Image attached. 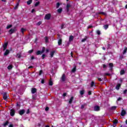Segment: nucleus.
I'll return each instance as SVG.
<instances>
[{
  "instance_id": "50",
  "label": "nucleus",
  "mask_w": 127,
  "mask_h": 127,
  "mask_svg": "<svg viewBox=\"0 0 127 127\" xmlns=\"http://www.w3.org/2000/svg\"><path fill=\"white\" fill-rule=\"evenodd\" d=\"M66 96H67V93H64L63 94V98H65V97H66Z\"/></svg>"
},
{
  "instance_id": "40",
  "label": "nucleus",
  "mask_w": 127,
  "mask_h": 127,
  "mask_svg": "<svg viewBox=\"0 0 127 127\" xmlns=\"http://www.w3.org/2000/svg\"><path fill=\"white\" fill-rule=\"evenodd\" d=\"M12 26V25H8L6 27L7 29H9V28H11V27Z\"/></svg>"
},
{
  "instance_id": "56",
  "label": "nucleus",
  "mask_w": 127,
  "mask_h": 127,
  "mask_svg": "<svg viewBox=\"0 0 127 127\" xmlns=\"http://www.w3.org/2000/svg\"><path fill=\"white\" fill-rule=\"evenodd\" d=\"M41 83H42V84H44V83H45L44 79H42V80H41Z\"/></svg>"
},
{
  "instance_id": "44",
  "label": "nucleus",
  "mask_w": 127,
  "mask_h": 127,
  "mask_svg": "<svg viewBox=\"0 0 127 127\" xmlns=\"http://www.w3.org/2000/svg\"><path fill=\"white\" fill-rule=\"evenodd\" d=\"M17 107L20 108V102H17Z\"/></svg>"
},
{
  "instance_id": "54",
  "label": "nucleus",
  "mask_w": 127,
  "mask_h": 127,
  "mask_svg": "<svg viewBox=\"0 0 127 127\" xmlns=\"http://www.w3.org/2000/svg\"><path fill=\"white\" fill-rule=\"evenodd\" d=\"M103 66L104 69H107V65L106 64H103Z\"/></svg>"
},
{
  "instance_id": "33",
  "label": "nucleus",
  "mask_w": 127,
  "mask_h": 127,
  "mask_svg": "<svg viewBox=\"0 0 127 127\" xmlns=\"http://www.w3.org/2000/svg\"><path fill=\"white\" fill-rule=\"evenodd\" d=\"M42 24V21H40L37 23L36 25L39 26L40 25Z\"/></svg>"
},
{
  "instance_id": "16",
  "label": "nucleus",
  "mask_w": 127,
  "mask_h": 127,
  "mask_svg": "<svg viewBox=\"0 0 127 127\" xmlns=\"http://www.w3.org/2000/svg\"><path fill=\"white\" fill-rule=\"evenodd\" d=\"M74 39V36H70L69 38V42H72V40Z\"/></svg>"
},
{
  "instance_id": "47",
  "label": "nucleus",
  "mask_w": 127,
  "mask_h": 127,
  "mask_svg": "<svg viewBox=\"0 0 127 127\" xmlns=\"http://www.w3.org/2000/svg\"><path fill=\"white\" fill-rule=\"evenodd\" d=\"M42 73H43V71L42 70H40L39 73V76L41 75Z\"/></svg>"
},
{
  "instance_id": "55",
  "label": "nucleus",
  "mask_w": 127,
  "mask_h": 127,
  "mask_svg": "<svg viewBox=\"0 0 127 127\" xmlns=\"http://www.w3.org/2000/svg\"><path fill=\"white\" fill-rule=\"evenodd\" d=\"M98 81H99V82H101V81H102V78H100V77H98Z\"/></svg>"
},
{
  "instance_id": "60",
  "label": "nucleus",
  "mask_w": 127,
  "mask_h": 127,
  "mask_svg": "<svg viewBox=\"0 0 127 127\" xmlns=\"http://www.w3.org/2000/svg\"><path fill=\"white\" fill-rule=\"evenodd\" d=\"M92 27H93V26L90 25V26H89L87 27V28H88V29H89V28H92Z\"/></svg>"
},
{
  "instance_id": "7",
  "label": "nucleus",
  "mask_w": 127,
  "mask_h": 127,
  "mask_svg": "<svg viewBox=\"0 0 127 127\" xmlns=\"http://www.w3.org/2000/svg\"><path fill=\"white\" fill-rule=\"evenodd\" d=\"M8 43H5L4 45H3V51H4L6 48H7V45Z\"/></svg>"
},
{
  "instance_id": "59",
  "label": "nucleus",
  "mask_w": 127,
  "mask_h": 127,
  "mask_svg": "<svg viewBox=\"0 0 127 127\" xmlns=\"http://www.w3.org/2000/svg\"><path fill=\"white\" fill-rule=\"evenodd\" d=\"M127 89H126L124 91V94H127Z\"/></svg>"
},
{
  "instance_id": "1",
  "label": "nucleus",
  "mask_w": 127,
  "mask_h": 127,
  "mask_svg": "<svg viewBox=\"0 0 127 127\" xmlns=\"http://www.w3.org/2000/svg\"><path fill=\"white\" fill-rule=\"evenodd\" d=\"M16 30H17L16 29V27H15L13 28L10 29L9 30L8 32H9V34H12V33H14L15 32H16Z\"/></svg>"
},
{
  "instance_id": "35",
  "label": "nucleus",
  "mask_w": 127,
  "mask_h": 127,
  "mask_svg": "<svg viewBox=\"0 0 127 127\" xmlns=\"http://www.w3.org/2000/svg\"><path fill=\"white\" fill-rule=\"evenodd\" d=\"M45 41H46V43H48V42H49V40H48V37H45Z\"/></svg>"
},
{
  "instance_id": "27",
  "label": "nucleus",
  "mask_w": 127,
  "mask_h": 127,
  "mask_svg": "<svg viewBox=\"0 0 127 127\" xmlns=\"http://www.w3.org/2000/svg\"><path fill=\"white\" fill-rule=\"evenodd\" d=\"M54 53H55V52L54 51L51 52L50 53V56L52 58L54 56Z\"/></svg>"
},
{
  "instance_id": "46",
  "label": "nucleus",
  "mask_w": 127,
  "mask_h": 127,
  "mask_svg": "<svg viewBox=\"0 0 127 127\" xmlns=\"http://www.w3.org/2000/svg\"><path fill=\"white\" fill-rule=\"evenodd\" d=\"M50 16H45V19H47V20H49V19H50Z\"/></svg>"
},
{
  "instance_id": "5",
  "label": "nucleus",
  "mask_w": 127,
  "mask_h": 127,
  "mask_svg": "<svg viewBox=\"0 0 127 127\" xmlns=\"http://www.w3.org/2000/svg\"><path fill=\"white\" fill-rule=\"evenodd\" d=\"M61 80L63 82H65L66 81V75H65V74H63Z\"/></svg>"
},
{
  "instance_id": "39",
  "label": "nucleus",
  "mask_w": 127,
  "mask_h": 127,
  "mask_svg": "<svg viewBox=\"0 0 127 127\" xmlns=\"http://www.w3.org/2000/svg\"><path fill=\"white\" fill-rule=\"evenodd\" d=\"M39 3H40V2H39V1L36 2L35 4V7L38 6V5H39Z\"/></svg>"
},
{
  "instance_id": "31",
  "label": "nucleus",
  "mask_w": 127,
  "mask_h": 127,
  "mask_svg": "<svg viewBox=\"0 0 127 127\" xmlns=\"http://www.w3.org/2000/svg\"><path fill=\"white\" fill-rule=\"evenodd\" d=\"M62 10H63V9L62 8H60L58 9V12L59 13H61V12H62Z\"/></svg>"
},
{
  "instance_id": "17",
  "label": "nucleus",
  "mask_w": 127,
  "mask_h": 127,
  "mask_svg": "<svg viewBox=\"0 0 127 127\" xmlns=\"http://www.w3.org/2000/svg\"><path fill=\"white\" fill-rule=\"evenodd\" d=\"M43 53H42V51H38L36 53V55H41V54H43Z\"/></svg>"
},
{
  "instance_id": "14",
  "label": "nucleus",
  "mask_w": 127,
  "mask_h": 127,
  "mask_svg": "<svg viewBox=\"0 0 127 127\" xmlns=\"http://www.w3.org/2000/svg\"><path fill=\"white\" fill-rule=\"evenodd\" d=\"M8 54H9V50H6L5 52L4 53V55L5 56H7V55H8Z\"/></svg>"
},
{
  "instance_id": "20",
  "label": "nucleus",
  "mask_w": 127,
  "mask_h": 127,
  "mask_svg": "<svg viewBox=\"0 0 127 127\" xmlns=\"http://www.w3.org/2000/svg\"><path fill=\"white\" fill-rule=\"evenodd\" d=\"M80 94L81 96H83V95H84V94H85V90L82 89V90H81L80 91Z\"/></svg>"
},
{
  "instance_id": "24",
  "label": "nucleus",
  "mask_w": 127,
  "mask_h": 127,
  "mask_svg": "<svg viewBox=\"0 0 127 127\" xmlns=\"http://www.w3.org/2000/svg\"><path fill=\"white\" fill-rule=\"evenodd\" d=\"M24 31H26V29L23 28H22L21 29V32L22 33V34H24Z\"/></svg>"
},
{
  "instance_id": "21",
  "label": "nucleus",
  "mask_w": 127,
  "mask_h": 127,
  "mask_svg": "<svg viewBox=\"0 0 127 127\" xmlns=\"http://www.w3.org/2000/svg\"><path fill=\"white\" fill-rule=\"evenodd\" d=\"M66 27V25H65V23H63L61 25V29H64V28H65Z\"/></svg>"
},
{
  "instance_id": "13",
  "label": "nucleus",
  "mask_w": 127,
  "mask_h": 127,
  "mask_svg": "<svg viewBox=\"0 0 127 127\" xmlns=\"http://www.w3.org/2000/svg\"><path fill=\"white\" fill-rule=\"evenodd\" d=\"M49 86H53V81H52V78H50L49 82Z\"/></svg>"
},
{
  "instance_id": "43",
  "label": "nucleus",
  "mask_w": 127,
  "mask_h": 127,
  "mask_svg": "<svg viewBox=\"0 0 127 127\" xmlns=\"http://www.w3.org/2000/svg\"><path fill=\"white\" fill-rule=\"evenodd\" d=\"M96 33H97V34H98V35H101V31L100 30H97L96 31Z\"/></svg>"
},
{
  "instance_id": "23",
  "label": "nucleus",
  "mask_w": 127,
  "mask_h": 127,
  "mask_svg": "<svg viewBox=\"0 0 127 127\" xmlns=\"http://www.w3.org/2000/svg\"><path fill=\"white\" fill-rule=\"evenodd\" d=\"M31 3H32V0H29L27 1V4H28V5H30Z\"/></svg>"
},
{
  "instance_id": "26",
  "label": "nucleus",
  "mask_w": 127,
  "mask_h": 127,
  "mask_svg": "<svg viewBox=\"0 0 127 127\" xmlns=\"http://www.w3.org/2000/svg\"><path fill=\"white\" fill-rule=\"evenodd\" d=\"M111 110H112V111H116V110H117V106H112L111 108Z\"/></svg>"
},
{
  "instance_id": "45",
  "label": "nucleus",
  "mask_w": 127,
  "mask_h": 127,
  "mask_svg": "<svg viewBox=\"0 0 127 127\" xmlns=\"http://www.w3.org/2000/svg\"><path fill=\"white\" fill-rule=\"evenodd\" d=\"M59 6H60V2L57 3V8H59Z\"/></svg>"
},
{
  "instance_id": "15",
  "label": "nucleus",
  "mask_w": 127,
  "mask_h": 127,
  "mask_svg": "<svg viewBox=\"0 0 127 127\" xmlns=\"http://www.w3.org/2000/svg\"><path fill=\"white\" fill-rule=\"evenodd\" d=\"M8 124H9V122H8V121H7L3 123V126L4 127H6V126H7V125H8Z\"/></svg>"
},
{
  "instance_id": "34",
  "label": "nucleus",
  "mask_w": 127,
  "mask_h": 127,
  "mask_svg": "<svg viewBox=\"0 0 127 127\" xmlns=\"http://www.w3.org/2000/svg\"><path fill=\"white\" fill-rule=\"evenodd\" d=\"M16 56L18 58H20L21 57V53L17 54Z\"/></svg>"
},
{
  "instance_id": "49",
  "label": "nucleus",
  "mask_w": 127,
  "mask_h": 127,
  "mask_svg": "<svg viewBox=\"0 0 127 127\" xmlns=\"http://www.w3.org/2000/svg\"><path fill=\"white\" fill-rule=\"evenodd\" d=\"M118 120H115L114 121V122H113V123L114 124H118Z\"/></svg>"
},
{
  "instance_id": "48",
  "label": "nucleus",
  "mask_w": 127,
  "mask_h": 127,
  "mask_svg": "<svg viewBox=\"0 0 127 127\" xmlns=\"http://www.w3.org/2000/svg\"><path fill=\"white\" fill-rule=\"evenodd\" d=\"M120 60H122L123 59H124V56L123 55L120 56Z\"/></svg>"
},
{
  "instance_id": "57",
  "label": "nucleus",
  "mask_w": 127,
  "mask_h": 127,
  "mask_svg": "<svg viewBox=\"0 0 127 127\" xmlns=\"http://www.w3.org/2000/svg\"><path fill=\"white\" fill-rule=\"evenodd\" d=\"M29 113H30V111H29V109H28L27 110L26 114H29Z\"/></svg>"
},
{
  "instance_id": "41",
  "label": "nucleus",
  "mask_w": 127,
  "mask_h": 127,
  "mask_svg": "<svg viewBox=\"0 0 127 127\" xmlns=\"http://www.w3.org/2000/svg\"><path fill=\"white\" fill-rule=\"evenodd\" d=\"M42 53H44L45 52V47H43L42 48V50L41 51Z\"/></svg>"
},
{
  "instance_id": "52",
  "label": "nucleus",
  "mask_w": 127,
  "mask_h": 127,
  "mask_svg": "<svg viewBox=\"0 0 127 127\" xmlns=\"http://www.w3.org/2000/svg\"><path fill=\"white\" fill-rule=\"evenodd\" d=\"M45 111L46 112H47L48 111H49V107H46Z\"/></svg>"
},
{
  "instance_id": "64",
  "label": "nucleus",
  "mask_w": 127,
  "mask_h": 127,
  "mask_svg": "<svg viewBox=\"0 0 127 127\" xmlns=\"http://www.w3.org/2000/svg\"><path fill=\"white\" fill-rule=\"evenodd\" d=\"M9 127H13V125L12 124H10L9 126Z\"/></svg>"
},
{
  "instance_id": "9",
  "label": "nucleus",
  "mask_w": 127,
  "mask_h": 127,
  "mask_svg": "<svg viewBox=\"0 0 127 127\" xmlns=\"http://www.w3.org/2000/svg\"><path fill=\"white\" fill-rule=\"evenodd\" d=\"M37 92V89L35 88H32L31 89L32 94H35Z\"/></svg>"
},
{
  "instance_id": "58",
  "label": "nucleus",
  "mask_w": 127,
  "mask_h": 127,
  "mask_svg": "<svg viewBox=\"0 0 127 127\" xmlns=\"http://www.w3.org/2000/svg\"><path fill=\"white\" fill-rule=\"evenodd\" d=\"M88 95H92V91H88Z\"/></svg>"
},
{
  "instance_id": "10",
  "label": "nucleus",
  "mask_w": 127,
  "mask_h": 127,
  "mask_svg": "<svg viewBox=\"0 0 127 127\" xmlns=\"http://www.w3.org/2000/svg\"><path fill=\"white\" fill-rule=\"evenodd\" d=\"M3 99L4 100H6L7 99V93L6 92H4L3 95Z\"/></svg>"
},
{
  "instance_id": "30",
  "label": "nucleus",
  "mask_w": 127,
  "mask_h": 127,
  "mask_svg": "<svg viewBox=\"0 0 127 127\" xmlns=\"http://www.w3.org/2000/svg\"><path fill=\"white\" fill-rule=\"evenodd\" d=\"M127 47H125V50L123 51V54L125 55L127 53Z\"/></svg>"
},
{
  "instance_id": "3",
  "label": "nucleus",
  "mask_w": 127,
  "mask_h": 127,
  "mask_svg": "<svg viewBox=\"0 0 127 127\" xmlns=\"http://www.w3.org/2000/svg\"><path fill=\"white\" fill-rule=\"evenodd\" d=\"M100 110V106L98 105H96L94 106V111H95V112H99Z\"/></svg>"
},
{
  "instance_id": "62",
  "label": "nucleus",
  "mask_w": 127,
  "mask_h": 127,
  "mask_svg": "<svg viewBox=\"0 0 127 127\" xmlns=\"http://www.w3.org/2000/svg\"><path fill=\"white\" fill-rule=\"evenodd\" d=\"M17 8H18V7L17 6H16V5L15 6L14 9H17Z\"/></svg>"
},
{
  "instance_id": "28",
  "label": "nucleus",
  "mask_w": 127,
  "mask_h": 127,
  "mask_svg": "<svg viewBox=\"0 0 127 127\" xmlns=\"http://www.w3.org/2000/svg\"><path fill=\"white\" fill-rule=\"evenodd\" d=\"M109 67H110L111 69L112 70V69H113V67H114V64H113V63H110V64H109Z\"/></svg>"
},
{
  "instance_id": "32",
  "label": "nucleus",
  "mask_w": 127,
  "mask_h": 127,
  "mask_svg": "<svg viewBox=\"0 0 127 127\" xmlns=\"http://www.w3.org/2000/svg\"><path fill=\"white\" fill-rule=\"evenodd\" d=\"M77 67L76 66H75L72 69L71 72L72 73H75V71H76V68Z\"/></svg>"
},
{
  "instance_id": "2",
  "label": "nucleus",
  "mask_w": 127,
  "mask_h": 127,
  "mask_svg": "<svg viewBox=\"0 0 127 127\" xmlns=\"http://www.w3.org/2000/svg\"><path fill=\"white\" fill-rule=\"evenodd\" d=\"M15 114V110L13 109H12L10 112V116L13 117V116H14Z\"/></svg>"
},
{
  "instance_id": "36",
  "label": "nucleus",
  "mask_w": 127,
  "mask_h": 127,
  "mask_svg": "<svg viewBox=\"0 0 127 127\" xmlns=\"http://www.w3.org/2000/svg\"><path fill=\"white\" fill-rule=\"evenodd\" d=\"M104 28H105V29H108V28H109V25L108 24L104 25Z\"/></svg>"
},
{
  "instance_id": "51",
  "label": "nucleus",
  "mask_w": 127,
  "mask_h": 127,
  "mask_svg": "<svg viewBox=\"0 0 127 127\" xmlns=\"http://www.w3.org/2000/svg\"><path fill=\"white\" fill-rule=\"evenodd\" d=\"M46 56V55H45V54H43L42 56V59H44V58H45Z\"/></svg>"
},
{
  "instance_id": "6",
  "label": "nucleus",
  "mask_w": 127,
  "mask_h": 127,
  "mask_svg": "<svg viewBox=\"0 0 127 127\" xmlns=\"http://www.w3.org/2000/svg\"><path fill=\"white\" fill-rule=\"evenodd\" d=\"M86 108H87V104L84 103V104L81 105L80 109L81 110H84V109H85V110H86Z\"/></svg>"
},
{
  "instance_id": "25",
  "label": "nucleus",
  "mask_w": 127,
  "mask_h": 127,
  "mask_svg": "<svg viewBox=\"0 0 127 127\" xmlns=\"http://www.w3.org/2000/svg\"><path fill=\"white\" fill-rule=\"evenodd\" d=\"M126 73V71L124 69H122L120 71L121 75H124Z\"/></svg>"
},
{
  "instance_id": "61",
  "label": "nucleus",
  "mask_w": 127,
  "mask_h": 127,
  "mask_svg": "<svg viewBox=\"0 0 127 127\" xmlns=\"http://www.w3.org/2000/svg\"><path fill=\"white\" fill-rule=\"evenodd\" d=\"M70 55H71V57L74 58V56H73V52H71Z\"/></svg>"
},
{
  "instance_id": "29",
  "label": "nucleus",
  "mask_w": 127,
  "mask_h": 127,
  "mask_svg": "<svg viewBox=\"0 0 127 127\" xmlns=\"http://www.w3.org/2000/svg\"><path fill=\"white\" fill-rule=\"evenodd\" d=\"M98 14H101L102 15H106L107 13H106V12H99L98 13Z\"/></svg>"
},
{
  "instance_id": "12",
  "label": "nucleus",
  "mask_w": 127,
  "mask_h": 127,
  "mask_svg": "<svg viewBox=\"0 0 127 127\" xmlns=\"http://www.w3.org/2000/svg\"><path fill=\"white\" fill-rule=\"evenodd\" d=\"M121 86H122V84H121V83H118L116 86V90H120V88H121Z\"/></svg>"
},
{
  "instance_id": "22",
  "label": "nucleus",
  "mask_w": 127,
  "mask_h": 127,
  "mask_svg": "<svg viewBox=\"0 0 127 127\" xmlns=\"http://www.w3.org/2000/svg\"><path fill=\"white\" fill-rule=\"evenodd\" d=\"M94 86L95 87H96V85L95 84V82L92 81L91 82L90 87H91V88H93V87H94Z\"/></svg>"
},
{
  "instance_id": "53",
  "label": "nucleus",
  "mask_w": 127,
  "mask_h": 127,
  "mask_svg": "<svg viewBox=\"0 0 127 127\" xmlns=\"http://www.w3.org/2000/svg\"><path fill=\"white\" fill-rule=\"evenodd\" d=\"M45 16H51V14L48 13V14H46Z\"/></svg>"
},
{
  "instance_id": "11",
  "label": "nucleus",
  "mask_w": 127,
  "mask_h": 127,
  "mask_svg": "<svg viewBox=\"0 0 127 127\" xmlns=\"http://www.w3.org/2000/svg\"><path fill=\"white\" fill-rule=\"evenodd\" d=\"M66 11H67V12L69 11V7H71V4H69V3H67V5H66Z\"/></svg>"
},
{
  "instance_id": "63",
  "label": "nucleus",
  "mask_w": 127,
  "mask_h": 127,
  "mask_svg": "<svg viewBox=\"0 0 127 127\" xmlns=\"http://www.w3.org/2000/svg\"><path fill=\"white\" fill-rule=\"evenodd\" d=\"M31 59L32 60H33V59H35L34 56H32V57H31Z\"/></svg>"
},
{
  "instance_id": "18",
  "label": "nucleus",
  "mask_w": 127,
  "mask_h": 127,
  "mask_svg": "<svg viewBox=\"0 0 127 127\" xmlns=\"http://www.w3.org/2000/svg\"><path fill=\"white\" fill-rule=\"evenodd\" d=\"M73 100H74V97L72 96L69 101V104H72V102H73Z\"/></svg>"
},
{
  "instance_id": "42",
  "label": "nucleus",
  "mask_w": 127,
  "mask_h": 127,
  "mask_svg": "<svg viewBox=\"0 0 127 127\" xmlns=\"http://www.w3.org/2000/svg\"><path fill=\"white\" fill-rule=\"evenodd\" d=\"M86 40H87V37H85V38L81 40V42H85V41H86Z\"/></svg>"
},
{
  "instance_id": "4",
  "label": "nucleus",
  "mask_w": 127,
  "mask_h": 127,
  "mask_svg": "<svg viewBox=\"0 0 127 127\" xmlns=\"http://www.w3.org/2000/svg\"><path fill=\"white\" fill-rule=\"evenodd\" d=\"M121 115L122 117H125V116L127 115V111H126L125 110H122Z\"/></svg>"
},
{
  "instance_id": "19",
  "label": "nucleus",
  "mask_w": 127,
  "mask_h": 127,
  "mask_svg": "<svg viewBox=\"0 0 127 127\" xmlns=\"http://www.w3.org/2000/svg\"><path fill=\"white\" fill-rule=\"evenodd\" d=\"M58 45H62V39H60L58 41Z\"/></svg>"
},
{
  "instance_id": "38",
  "label": "nucleus",
  "mask_w": 127,
  "mask_h": 127,
  "mask_svg": "<svg viewBox=\"0 0 127 127\" xmlns=\"http://www.w3.org/2000/svg\"><path fill=\"white\" fill-rule=\"evenodd\" d=\"M33 51H34V50L32 49V50H31L29 51L28 52V53L29 54H31L32 53H33Z\"/></svg>"
},
{
  "instance_id": "8",
  "label": "nucleus",
  "mask_w": 127,
  "mask_h": 127,
  "mask_svg": "<svg viewBox=\"0 0 127 127\" xmlns=\"http://www.w3.org/2000/svg\"><path fill=\"white\" fill-rule=\"evenodd\" d=\"M25 113V110L24 109L21 110L19 111L18 114L20 115V116H22Z\"/></svg>"
},
{
  "instance_id": "37",
  "label": "nucleus",
  "mask_w": 127,
  "mask_h": 127,
  "mask_svg": "<svg viewBox=\"0 0 127 127\" xmlns=\"http://www.w3.org/2000/svg\"><path fill=\"white\" fill-rule=\"evenodd\" d=\"M7 69L8 70H10V69H12V65H9V66H8Z\"/></svg>"
}]
</instances>
